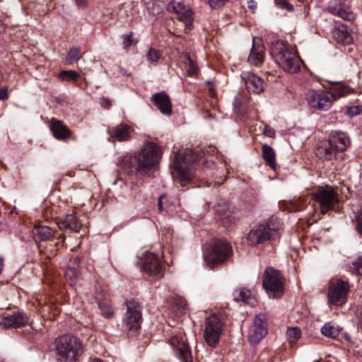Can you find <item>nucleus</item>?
Returning <instances> with one entry per match:
<instances>
[{
	"label": "nucleus",
	"instance_id": "a211bd4d",
	"mask_svg": "<svg viewBox=\"0 0 362 362\" xmlns=\"http://www.w3.org/2000/svg\"><path fill=\"white\" fill-rule=\"evenodd\" d=\"M265 59V48L259 37H252V47L250 49L247 62L257 67L260 66Z\"/></svg>",
	"mask_w": 362,
	"mask_h": 362
},
{
	"label": "nucleus",
	"instance_id": "0eeeda50",
	"mask_svg": "<svg viewBox=\"0 0 362 362\" xmlns=\"http://www.w3.org/2000/svg\"><path fill=\"white\" fill-rule=\"evenodd\" d=\"M233 254L231 245L226 240L215 239L204 250L205 264L213 269L225 263Z\"/></svg>",
	"mask_w": 362,
	"mask_h": 362
},
{
	"label": "nucleus",
	"instance_id": "f704fd0d",
	"mask_svg": "<svg viewBox=\"0 0 362 362\" xmlns=\"http://www.w3.org/2000/svg\"><path fill=\"white\" fill-rule=\"evenodd\" d=\"M99 308L101 310V314L105 317H110L113 314L112 309L111 308L110 302L107 299H104L98 302Z\"/></svg>",
	"mask_w": 362,
	"mask_h": 362
},
{
	"label": "nucleus",
	"instance_id": "338daca9",
	"mask_svg": "<svg viewBox=\"0 0 362 362\" xmlns=\"http://www.w3.org/2000/svg\"><path fill=\"white\" fill-rule=\"evenodd\" d=\"M152 13H153V14H155V11H154V9H153V11H152Z\"/></svg>",
	"mask_w": 362,
	"mask_h": 362
},
{
	"label": "nucleus",
	"instance_id": "de8ad7c7",
	"mask_svg": "<svg viewBox=\"0 0 362 362\" xmlns=\"http://www.w3.org/2000/svg\"><path fill=\"white\" fill-rule=\"evenodd\" d=\"M221 219L223 221V223H228L232 221V218L228 212L223 214L221 216Z\"/></svg>",
	"mask_w": 362,
	"mask_h": 362
},
{
	"label": "nucleus",
	"instance_id": "f03ea898",
	"mask_svg": "<svg viewBox=\"0 0 362 362\" xmlns=\"http://www.w3.org/2000/svg\"><path fill=\"white\" fill-rule=\"evenodd\" d=\"M214 148L209 147L202 155L195 153L191 149L179 151L173 160L172 175L182 186L190 182L194 175V163L199 160L205 153L214 151Z\"/></svg>",
	"mask_w": 362,
	"mask_h": 362
},
{
	"label": "nucleus",
	"instance_id": "3c124183",
	"mask_svg": "<svg viewBox=\"0 0 362 362\" xmlns=\"http://www.w3.org/2000/svg\"><path fill=\"white\" fill-rule=\"evenodd\" d=\"M78 7H85L87 6L88 0H74Z\"/></svg>",
	"mask_w": 362,
	"mask_h": 362
},
{
	"label": "nucleus",
	"instance_id": "79ce46f5",
	"mask_svg": "<svg viewBox=\"0 0 362 362\" xmlns=\"http://www.w3.org/2000/svg\"><path fill=\"white\" fill-rule=\"evenodd\" d=\"M275 4L279 8L286 9L288 11H292L293 10V5L291 4L288 0H275Z\"/></svg>",
	"mask_w": 362,
	"mask_h": 362
},
{
	"label": "nucleus",
	"instance_id": "680f3d73",
	"mask_svg": "<svg viewBox=\"0 0 362 362\" xmlns=\"http://www.w3.org/2000/svg\"><path fill=\"white\" fill-rule=\"evenodd\" d=\"M145 4H147V8L150 9V6H150V3H147V2L145 1Z\"/></svg>",
	"mask_w": 362,
	"mask_h": 362
},
{
	"label": "nucleus",
	"instance_id": "c9c22d12",
	"mask_svg": "<svg viewBox=\"0 0 362 362\" xmlns=\"http://www.w3.org/2000/svg\"><path fill=\"white\" fill-rule=\"evenodd\" d=\"M78 272L74 267H69L65 272V277L71 286H74L76 284L78 279Z\"/></svg>",
	"mask_w": 362,
	"mask_h": 362
},
{
	"label": "nucleus",
	"instance_id": "412c9836",
	"mask_svg": "<svg viewBox=\"0 0 362 362\" xmlns=\"http://www.w3.org/2000/svg\"><path fill=\"white\" fill-rule=\"evenodd\" d=\"M243 78L245 80V87L249 93L259 94L264 90L267 86V83L254 74H245Z\"/></svg>",
	"mask_w": 362,
	"mask_h": 362
},
{
	"label": "nucleus",
	"instance_id": "c756f323",
	"mask_svg": "<svg viewBox=\"0 0 362 362\" xmlns=\"http://www.w3.org/2000/svg\"><path fill=\"white\" fill-rule=\"evenodd\" d=\"M233 298L235 301H242L252 306L256 303V300L252 296L251 291L248 289L240 288L235 291Z\"/></svg>",
	"mask_w": 362,
	"mask_h": 362
},
{
	"label": "nucleus",
	"instance_id": "052dcab7",
	"mask_svg": "<svg viewBox=\"0 0 362 362\" xmlns=\"http://www.w3.org/2000/svg\"><path fill=\"white\" fill-rule=\"evenodd\" d=\"M4 29L3 24L0 22V32Z\"/></svg>",
	"mask_w": 362,
	"mask_h": 362
},
{
	"label": "nucleus",
	"instance_id": "7c9ffc66",
	"mask_svg": "<svg viewBox=\"0 0 362 362\" xmlns=\"http://www.w3.org/2000/svg\"><path fill=\"white\" fill-rule=\"evenodd\" d=\"M262 158H264L266 164L269 165L272 170L276 169V153L270 146L264 144L262 146Z\"/></svg>",
	"mask_w": 362,
	"mask_h": 362
},
{
	"label": "nucleus",
	"instance_id": "bf43d9fd",
	"mask_svg": "<svg viewBox=\"0 0 362 362\" xmlns=\"http://www.w3.org/2000/svg\"><path fill=\"white\" fill-rule=\"evenodd\" d=\"M358 354L360 357L362 358V349L358 351Z\"/></svg>",
	"mask_w": 362,
	"mask_h": 362
},
{
	"label": "nucleus",
	"instance_id": "13d9d810",
	"mask_svg": "<svg viewBox=\"0 0 362 362\" xmlns=\"http://www.w3.org/2000/svg\"><path fill=\"white\" fill-rule=\"evenodd\" d=\"M90 362H103L100 359H98V358H93L90 360Z\"/></svg>",
	"mask_w": 362,
	"mask_h": 362
},
{
	"label": "nucleus",
	"instance_id": "9b49d317",
	"mask_svg": "<svg viewBox=\"0 0 362 362\" xmlns=\"http://www.w3.org/2000/svg\"><path fill=\"white\" fill-rule=\"evenodd\" d=\"M350 286L347 281L333 279L329 281L327 289V302L334 306H342L347 301Z\"/></svg>",
	"mask_w": 362,
	"mask_h": 362
},
{
	"label": "nucleus",
	"instance_id": "2eb2a0df",
	"mask_svg": "<svg viewBox=\"0 0 362 362\" xmlns=\"http://www.w3.org/2000/svg\"><path fill=\"white\" fill-rule=\"evenodd\" d=\"M142 321L141 309L139 303L135 300L127 302V312L124 323L129 329H137Z\"/></svg>",
	"mask_w": 362,
	"mask_h": 362
},
{
	"label": "nucleus",
	"instance_id": "58836bf2",
	"mask_svg": "<svg viewBox=\"0 0 362 362\" xmlns=\"http://www.w3.org/2000/svg\"><path fill=\"white\" fill-rule=\"evenodd\" d=\"M59 76L62 79L68 78L73 81H76L79 76V74L72 70L62 71L59 74Z\"/></svg>",
	"mask_w": 362,
	"mask_h": 362
},
{
	"label": "nucleus",
	"instance_id": "c85d7f7f",
	"mask_svg": "<svg viewBox=\"0 0 362 362\" xmlns=\"http://www.w3.org/2000/svg\"><path fill=\"white\" fill-rule=\"evenodd\" d=\"M249 97L246 94L238 93L234 99L233 106L237 113L245 115L247 112Z\"/></svg>",
	"mask_w": 362,
	"mask_h": 362
},
{
	"label": "nucleus",
	"instance_id": "aec40b11",
	"mask_svg": "<svg viewBox=\"0 0 362 362\" xmlns=\"http://www.w3.org/2000/svg\"><path fill=\"white\" fill-rule=\"evenodd\" d=\"M143 270L151 276H163V269L158 257L153 253H147L143 262Z\"/></svg>",
	"mask_w": 362,
	"mask_h": 362
},
{
	"label": "nucleus",
	"instance_id": "49530a36",
	"mask_svg": "<svg viewBox=\"0 0 362 362\" xmlns=\"http://www.w3.org/2000/svg\"><path fill=\"white\" fill-rule=\"evenodd\" d=\"M264 134L269 137H274L275 135L274 130L268 126H265L264 129Z\"/></svg>",
	"mask_w": 362,
	"mask_h": 362
},
{
	"label": "nucleus",
	"instance_id": "37998d69",
	"mask_svg": "<svg viewBox=\"0 0 362 362\" xmlns=\"http://www.w3.org/2000/svg\"><path fill=\"white\" fill-rule=\"evenodd\" d=\"M228 0H209V6L213 9H217L223 6Z\"/></svg>",
	"mask_w": 362,
	"mask_h": 362
},
{
	"label": "nucleus",
	"instance_id": "774afa93",
	"mask_svg": "<svg viewBox=\"0 0 362 362\" xmlns=\"http://www.w3.org/2000/svg\"><path fill=\"white\" fill-rule=\"evenodd\" d=\"M358 111H361V109H359V108H358V110L356 112H358Z\"/></svg>",
	"mask_w": 362,
	"mask_h": 362
},
{
	"label": "nucleus",
	"instance_id": "9d476101",
	"mask_svg": "<svg viewBox=\"0 0 362 362\" xmlns=\"http://www.w3.org/2000/svg\"><path fill=\"white\" fill-rule=\"evenodd\" d=\"M285 279L279 271L267 267L264 273L262 285L270 298H280L284 291Z\"/></svg>",
	"mask_w": 362,
	"mask_h": 362
},
{
	"label": "nucleus",
	"instance_id": "69168bd1",
	"mask_svg": "<svg viewBox=\"0 0 362 362\" xmlns=\"http://www.w3.org/2000/svg\"><path fill=\"white\" fill-rule=\"evenodd\" d=\"M311 201L313 202V200L312 197L310 198V200H309L308 204H310ZM313 205V204H312V206Z\"/></svg>",
	"mask_w": 362,
	"mask_h": 362
},
{
	"label": "nucleus",
	"instance_id": "cd10ccee",
	"mask_svg": "<svg viewBox=\"0 0 362 362\" xmlns=\"http://www.w3.org/2000/svg\"><path fill=\"white\" fill-rule=\"evenodd\" d=\"M308 194H303L298 199H293L289 201H284L282 206L289 212L299 211L303 209L305 205Z\"/></svg>",
	"mask_w": 362,
	"mask_h": 362
},
{
	"label": "nucleus",
	"instance_id": "1a4fd4ad",
	"mask_svg": "<svg viewBox=\"0 0 362 362\" xmlns=\"http://www.w3.org/2000/svg\"><path fill=\"white\" fill-rule=\"evenodd\" d=\"M280 223L276 218H272L267 223L254 226L247 235V241L251 245L276 240L279 237Z\"/></svg>",
	"mask_w": 362,
	"mask_h": 362
},
{
	"label": "nucleus",
	"instance_id": "09e8293b",
	"mask_svg": "<svg viewBox=\"0 0 362 362\" xmlns=\"http://www.w3.org/2000/svg\"><path fill=\"white\" fill-rule=\"evenodd\" d=\"M8 95V88L6 86L0 89V100H4Z\"/></svg>",
	"mask_w": 362,
	"mask_h": 362
},
{
	"label": "nucleus",
	"instance_id": "ddd939ff",
	"mask_svg": "<svg viewBox=\"0 0 362 362\" xmlns=\"http://www.w3.org/2000/svg\"><path fill=\"white\" fill-rule=\"evenodd\" d=\"M169 339L170 344L181 362H192V356L185 334L181 330H174Z\"/></svg>",
	"mask_w": 362,
	"mask_h": 362
},
{
	"label": "nucleus",
	"instance_id": "f3484780",
	"mask_svg": "<svg viewBox=\"0 0 362 362\" xmlns=\"http://www.w3.org/2000/svg\"><path fill=\"white\" fill-rule=\"evenodd\" d=\"M267 334V317L259 313L256 315L254 325L249 334V341L252 344H258Z\"/></svg>",
	"mask_w": 362,
	"mask_h": 362
},
{
	"label": "nucleus",
	"instance_id": "ea45409f",
	"mask_svg": "<svg viewBox=\"0 0 362 362\" xmlns=\"http://www.w3.org/2000/svg\"><path fill=\"white\" fill-rule=\"evenodd\" d=\"M173 305L175 308L180 313L184 312L187 306L185 300L180 297H177L174 299Z\"/></svg>",
	"mask_w": 362,
	"mask_h": 362
},
{
	"label": "nucleus",
	"instance_id": "423d86ee",
	"mask_svg": "<svg viewBox=\"0 0 362 362\" xmlns=\"http://www.w3.org/2000/svg\"><path fill=\"white\" fill-rule=\"evenodd\" d=\"M271 55L285 71L297 72L300 67V59L296 50L282 41L276 42L271 48Z\"/></svg>",
	"mask_w": 362,
	"mask_h": 362
},
{
	"label": "nucleus",
	"instance_id": "f257e3e1",
	"mask_svg": "<svg viewBox=\"0 0 362 362\" xmlns=\"http://www.w3.org/2000/svg\"><path fill=\"white\" fill-rule=\"evenodd\" d=\"M160 159V151L156 143L145 141L134 156H125L123 167L129 174L145 175L153 170Z\"/></svg>",
	"mask_w": 362,
	"mask_h": 362
},
{
	"label": "nucleus",
	"instance_id": "5701e85b",
	"mask_svg": "<svg viewBox=\"0 0 362 362\" xmlns=\"http://www.w3.org/2000/svg\"><path fill=\"white\" fill-rule=\"evenodd\" d=\"M28 322V317L23 313H13L4 316L1 320V325L4 327H19Z\"/></svg>",
	"mask_w": 362,
	"mask_h": 362
},
{
	"label": "nucleus",
	"instance_id": "72a5a7b5",
	"mask_svg": "<svg viewBox=\"0 0 362 362\" xmlns=\"http://www.w3.org/2000/svg\"><path fill=\"white\" fill-rule=\"evenodd\" d=\"M286 336L291 346H294L301 337V331L298 327H290L287 329Z\"/></svg>",
	"mask_w": 362,
	"mask_h": 362
},
{
	"label": "nucleus",
	"instance_id": "f8f14e48",
	"mask_svg": "<svg viewBox=\"0 0 362 362\" xmlns=\"http://www.w3.org/2000/svg\"><path fill=\"white\" fill-rule=\"evenodd\" d=\"M224 325L222 318L218 315L215 314L206 318L204 336L208 345L215 346L218 344Z\"/></svg>",
	"mask_w": 362,
	"mask_h": 362
},
{
	"label": "nucleus",
	"instance_id": "a18cd8bd",
	"mask_svg": "<svg viewBox=\"0 0 362 362\" xmlns=\"http://www.w3.org/2000/svg\"><path fill=\"white\" fill-rule=\"evenodd\" d=\"M136 42L132 39V34L126 35L124 36L123 46L124 49H128L132 45L135 44Z\"/></svg>",
	"mask_w": 362,
	"mask_h": 362
},
{
	"label": "nucleus",
	"instance_id": "e433bc0d",
	"mask_svg": "<svg viewBox=\"0 0 362 362\" xmlns=\"http://www.w3.org/2000/svg\"><path fill=\"white\" fill-rule=\"evenodd\" d=\"M81 57L80 48L74 47L69 50L66 57V62L69 64H72L73 62L78 61Z\"/></svg>",
	"mask_w": 362,
	"mask_h": 362
},
{
	"label": "nucleus",
	"instance_id": "4be33fe9",
	"mask_svg": "<svg viewBox=\"0 0 362 362\" xmlns=\"http://www.w3.org/2000/svg\"><path fill=\"white\" fill-rule=\"evenodd\" d=\"M152 100L157 108L163 114L170 115L172 112V104L169 96L163 92L152 95Z\"/></svg>",
	"mask_w": 362,
	"mask_h": 362
},
{
	"label": "nucleus",
	"instance_id": "dca6fc26",
	"mask_svg": "<svg viewBox=\"0 0 362 362\" xmlns=\"http://www.w3.org/2000/svg\"><path fill=\"white\" fill-rule=\"evenodd\" d=\"M327 11L348 21H352L355 18L349 0H331L327 6Z\"/></svg>",
	"mask_w": 362,
	"mask_h": 362
},
{
	"label": "nucleus",
	"instance_id": "a878e982",
	"mask_svg": "<svg viewBox=\"0 0 362 362\" xmlns=\"http://www.w3.org/2000/svg\"><path fill=\"white\" fill-rule=\"evenodd\" d=\"M35 241L38 243L41 241L48 240L54 236L53 230L48 226L35 225L33 230Z\"/></svg>",
	"mask_w": 362,
	"mask_h": 362
},
{
	"label": "nucleus",
	"instance_id": "b1692460",
	"mask_svg": "<svg viewBox=\"0 0 362 362\" xmlns=\"http://www.w3.org/2000/svg\"><path fill=\"white\" fill-rule=\"evenodd\" d=\"M50 129L54 137L58 140L64 141L71 135L69 128L58 119H52Z\"/></svg>",
	"mask_w": 362,
	"mask_h": 362
},
{
	"label": "nucleus",
	"instance_id": "4c0bfd02",
	"mask_svg": "<svg viewBox=\"0 0 362 362\" xmlns=\"http://www.w3.org/2000/svg\"><path fill=\"white\" fill-rule=\"evenodd\" d=\"M160 57V55L159 52L154 48L149 49L146 54L147 60L151 63L158 62Z\"/></svg>",
	"mask_w": 362,
	"mask_h": 362
},
{
	"label": "nucleus",
	"instance_id": "473e14b6",
	"mask_svg": "<svg viewBox=\"0 0 362 362\" xmlns=\"http://www.w3.org/2000/svg\"><path fill=\"white\" fill-rule=\"evenodd\" d=\"M185 68L187 72V74L190 76H196L198 74L199 69L198 66L189 55L186 54L184 57Z\"/></svg>",
	"mask_w": 362,
	"mask_h": 362
},
{
	"label": "nucleus",
	"instance_id": "6e6552de",
	"mask_svg": "<svg viewBox=\"0 0 362 362\" xmlns=\"http://www.w3.org/2000/svg\"><path fill=\"white\" fill-rule=\"evenodd\" d=\"M350 144V141L344 133L332 135L329 140L320 141L315 153L320 159L332 160L337 153L345 151Z\"/></svg>",
	"mask_w": 362,
	"mask_h": 362
},
{
	"label": "nucleus",
	"instance_id": "c03bdc74",
	"mask_svg": "<svg viewBox=\"0 0 362 362\" xmlns=\"http://www.w3.org/2000/svg\"><path fill=\"white\" fill-rule=\"evenodd\" d=\"M356 228L361 235H362V209L356 216Z\"/></svg>",
	"mask_w": 362,
	"mask_h": 362
},
{
	"label": "nucleus",
	"instance_id": "0e129e2a",
	"mask_svg": "<svg viewBox=\"0 0 362 362\" xmlns=\"http://www.w3.org/2000/svg\"><path fill=\"white\" fill-rule=\"evenodd\" d=\"M311 201L313 202V200L312 197L310 198V200H309L308 204H310ZM313 205V204H312V206Z\"/></svg>",
	"mask_w": 362,
	"mask_h": 362
},
{
	"label": "nucleus",
	"instance_id": "393cba45",
	"mask_svg": "<svg viewBox=\"0 0 362 362\" xmlns=\"http://www.w3.org/2000/svg\"><path fill=\"white\" fill-rule=\"evenodd\" d=\"M133 132L132 128L124 124H120L112 129L110 132L111 137L118 141H125L131 139V135Z\"/></svg>",
	"mask_w": 362,
	"mask_h": 362
},
{
	"label": "nucleus",
	"instance_id": "6e6d98bb",
	"mask_svg": "<svg viewBox=\"0 0 362 362\" xmlns=\"http://www.w3.org/2000/svg\"><path fill=\"white\" fill-rule=\"evenodd\" d=\"M358 110V107H352L349 109V112L351 115H355L356 114H358V112H356L354 110Z\"/></svg>",
	"mask_w": 362,
	"mask_h": 362
},
{
	"label": "nucleus",
	"instance_id": "bb28decb",
	"mask_svg": "<svg viewBox=\"0 0 362 362\" xmlns=\"http://www.w3.org/2000/svg\"><path fill=\"white\" fill-rule=\"evenodd\" d=\"M333 37L340 43L349 45L353 41L352 34L345 25H339L333 31Z\"/></svg>",
	"mask_w": 362,
	"mask_h": 362
},
{
	"label": "nucleus",
	"instance_id": "6ab92c4d",
	"mask_svg": "<svg viewBox=\"0 0 362 362\" xmlns=\"http://www.w3.org/2000/svg\"><path fill=\"white\" fill-rule=\"evenodd\" d=\"M55 222L60 230L65 231L78 233L83 226L81 221L72 214L57 217Z\"/></svg>",
	"mask_w": 362,
	"mask_h": 362
},
{
	"label": "nucleus",
	"instance_id": "8fccbe9b",
	"mask_svg": "<svg viewBox=\"0 0 362 362\" xmlns=\"http://www.w3.org/2000/svg\"><path fill=\"white\" fill-rule=\"evenodd\" d=\"M247 7L250 10L252 11V13H255L256 8H257V4L255 1L253 0H250L248 2H247Z\"/></svg>",
	"mask_w": 362,
	"mask_h": 362
},
{
	"label": "nucleus",
	"instance_id": "864d4df0",
	"mask_svg": "<svg viewBox=\"0 0 362 362\" xmlns=\"http://www.w3.org/2000/svg\"><path fill=\"white\" fill-rule=\"evenodd\" d=\"M207 86H208V89H209V91L210 93V95L211 97H215V90H214V85L211 82H208L207 83Z\"/></svg>",
	"mask_w": 362,
	"mask_h": 362
},
{
	"label": "nucleus",
	"instance_id": "603ef678",
	"mask_svg": "<svg viewBox=\"0 0 362 362\" xmlns=\"http://www.w3.org/2000/svg\"><path fill=\"white\" fill-rule=\"evenodd\" d=\"M100 103L105 107H109L111 105V101L108 98H102Z\"/></svg>",
	"mask_w": 362,
	"mask_h": 362
},
{
	"label": "nucleus",
	"instance_id": "a19ab883",
	"mask_svg": "<svg viewBox=\"0 0 362 362\" xmlns=\"http://www.w3.org/2000/svg\"><path fill=\"white\" fill-rule=\"evenodd\" d=\"M351 268L357 274L362 276V256L352 262Z\"/></svg>",
	"mask_w": 362,
	"mask_h": 362
},
{
	"label": "nucleus",
	"instance_id": "5fc2aeb1",
	"mask_svg": "<svg viewBox=\"0 0 362 362\" xmlns=\"http://www.w3.org/2000/svg\"><path fill=\"white\" fill-rule=\"evenodd\" d=\"M163 196H160L158 199V210L160 212L163 211V203H162V199H163Z\"/></svg>",
	"mask_w": 362,
	"mask_h": 362
},
{
	"label": "nucleus",
	"instance_id": "4d7b16f0",
	"mask_svg": "<svg viewBox=\"0 0 362 362\" xmlns=\"http://www.w3.org/2000/svg\"><path fill=\"white\" fill-rule=\"evenodd\" d=\"M344 338L348 342H351V337L347 333L343 334Z\"/></svg>",
	"mask_w": 362,
	"mask_h": 362
},
{
	"label": "nucleus",
	"instance_id": "e2e57ef3",
	"mask_svg": "<svg viewBox=\"0 0 362 362\" xmlns=\"http://www.w3.org/2000/svg\"><path fill=\"white\" fill-rule=\"evenodd\" d=\"M60 238H62L63 239V241L65 239V237H64V235H60Z\"/></svg>",
	"mask_w": 362,
	"mask_h": 362
},
{
	"label": "nucleus",
	"instance_id": "2f4dec72",
	"mask_svg": "<svg viewBox=\"0 0 362 362\" xmlns=\"http://www.w3.org/2000/svg\"><path fill=\"white\" fill-rule=\"evenodd\" d=\"M341 331L340 327L332 322H327L321 327L322 334L327 337L335 339Z\"/></svg>",
	"mask_w": 362,
	"mask_h": 362
},
{
	"label": "nucleus",
	"instance_id": "7ed1b4c3",
	"mask_svg": "<svg viewBox=\"0 0 362 362\" xmlns=\"http://www.w3.org/2000/svg\"><path fill=\"white\" fill-rule=\"evenodd\" d=\"M313 205L312 208V222H316L321 214L329 211H337L339 205V193L332 187H319L312 192Z\"/></svg>",
	"mask_w": 362,
	"mask_h": 362
},
{
	"label": "nucleus",
	"instance_id": "4468645a",
	"mask_svg": "<svg viewBox=\"0 0 362 362\" xmlns=\"http://www.w3.org/2000/svg\"><path fill=\"white\" fill-rule=\"evenodd\" d=\"M168 11L177 14L178 19L183 22L188 30L193 28L194 15L191 8L186 6L182 0H173L168 5Z\"/></svg>",
	"mask_w": 362,
	"mask_h": 362
},
{
	"label": "nucleus",
	"instance_id": "20e7f679",
	"mask_svg": "<svg viewBox=\"0 0 362 362\" xmlns=\"http://www.w3.org/2000/svg\"><path fill=\"white\" fill-rule=\"evenodd\" d=\"M351 88L341 84H336L331 91L309 90L305 93L308 105L313 109L326 111L330 108L334 100L348 94Z\"/></svg>",
	"mask_w": 362,
	"mask_h": 362
},
{
	"label": "nucleus",
	"instance_id": "39448f33",
	"mask_svg": "<svg viewBox=\"0 0 362 362\" xmlns=\"http://www.w3.org/2000/svg\"><path fill=\"white\" fill-rule=\"evenodd\" d=\"M57 360L59 362H76L83 349L81 341L75 336L64 334L54 341Z\"/></svg>",
	"mask_w": 362,
	"mask_h": 362
}]
</instances>
